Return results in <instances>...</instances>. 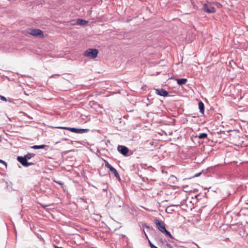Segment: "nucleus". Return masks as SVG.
I'll return each mask as SVG.
<instances>
[{"mask_svg":"<svg viewBox=\"0 0 248 248\" xmlns=\"http://www.w3.org/2000/svg\"><path fill=\"white\" fill-rule=\"evenodd\" d=\"M35 154L33 153H28L24 156H18L17 157V160L24 167H28L29 166L34 165V163L28 162V159H31L34 157Z\"/></svg>","mask_w":248,"mask_h":248,"instance_id":"f257e3e1","label":"nucleus"},{"mask_svg":"<svg viewBox=\"0 0 248 248\" xmlns=\"http://www.w3.org/2000/svg\"><path fill=\"white\" fill-rule=\"evenodd\" d=\"M98 53V51L96 48H89L84 52L83 54L85 57L95 59L96 58Z\"/></svg>","mask_w":248,"mask_h":248,"instance_id":"f03ea898","label":"nucleus"},{"mask_svg":"<svg viewBox=\"0 0 248 248\" xmlns=\"http://www.w3.org/2000/svg\"><path fill=\"white\" fill-rule=\"evenodd\" d=\"M56 128H59V129H67V130H68L72 132H74L75 133H80V134L86 133L89 131V129L77 128H75V127L59 126V127H57Z\"/></svg>","mask_w":248,"mask_h":248,"instance_id":"7ed1b4c3","label":"nucleus"},{"mask_svg":"<svg viewBox=\"0 0 248 248\" xmlns=\"http://www.w3.org/2000/svg\"><path fill=\"white\" fill-rule=\"evenodd\" d=\"M202 9L205 13L209 14H212L216 13L215 8L212 6V3L211 2H207L203 5Z\"/></svg>","mask_w":248,"mask_h":248,"instance_id":"20e7f679","label":"nucleus"},{"mask_svg":"<svg viewBox=\"0 0 248 248\" xmlns=\"http://www.w3.org/2000/svg\"><path fill=\"white\" fill-rule=\"evenodd\" d=\"M27 32L34 36H39L43 37L44 36L43 32L40 29H29L28 30Z\"/></svg>","mask_w":248,"mask_h":248,"instance_id":"39448f33","label":"nucleus"},{"mask_svg":"<svg viewBox=\"0 0 248 248\" xmlns=\"http://www.w3.org/2000/svg\"><path fill=\"white\" fill-rule=\"evenodd\" d=\"M105 167L109 169V170L115 175V177L117 178L119 177L120 178V175L117 172V170L114 168L110 164H109V163L106 161L105 160Z\"/></svg>","mask_w":248,"mask_h":248,"instance_id":"423d86ee","label":"nucleus"},{"mask_svg":"<svg viewBox=\"0 0 248 248\" xmlns=\"http://www.w3.org/2000/svg\"><path fill=\"white\" fill-rule=\"evenodd\" d=\"M155 222L158 229L162 232L166 231V227L164 223L157 219L155 220Z\"/></svg>","mask_w":248,"mask_h":248,"instance_id":"0eeeda50","label":"nucleus"},{"mask_svg":"<svg viewBox=\"0 0 248 248\" xmlns=\"http://www.w3.org/2000/svg\"><path fill=\"white\" fill-rule=\"evenodd\" d=\"M118 151L124 156L128 155L129 149L127 147L123 145H119L117 147Z\"/></svg>","mask_w":248,"mask_h":248,"instance_id":"6e6552de","label":"nucleus"},{"mask_svg":"<svg viewBox=\"0 0 248 248\" xmlns=\"http://www.w3.org/2000/svg\"><path fill=\"white\" fill-rule=\"evenodd\" d=\"M155 93L159 95L164 97L167 96L169 93L166 90H165L162 88L155 89Z\"/></svg>","mask_w":248,"mask_h":248,"instance_id":"1a4fd4ad","label":"nucleus"},{"mask_svg":"<svg viewBox=\"0 0 248 248\" xmlns=\"http://www.w3.org/2000/svg\"><path fill=\"white\" fill-rule=\"evenodd\" d=\"M187 80L186 78H180L177 79V83L179 85H183L186 84Z\"/></svg>","mask_w":248,"mask_h":248,"instance_id":"9d476101","label":"nucleus"},{"mask_svg":"<svg viewBox=\"0 0 248 248\" xmlns=\"http://www.w3.org/2000/svg\"><path fill=\"white\" fill-rule=\"evenodd\" d=\"M199 108L200 112L203 114L204 111V105L202 101L199 103Z\"/></svg>","mask_w":248,"mask_h":248,"instance_id":"9b49d317","label":"nucleus"},{"mask_svg":"<svg viewBox=\"0 0 248 248\" xmlns=\"http://www.w3.org/2000/svg\"><path fill=\"white\" fill-rule=\"evenodd\" d=\"M77 23L79 25H85L87 23V21L82 19H78L77 20Z\"/></svg>","mask_w":248,"mask_h":248,"instance_id":"f8f14e48","label":"nucleus"},{"mask_svg":"<svg viewBox=\"0 0 248 248\" xmlns=\"http://www.w3.org/2000/svg\"><path fill=\"white\" fill-rule=\"evenodd\" d=\"M46 145H33L31 147V148L34 149H44Z\"/></svg>","mask_w":248,"mask_h":248,"instance_id":"ddd939ff","label":"nucleus"},{"mask_svg":"<svg viewBox=\"0 0 248 248\" xmlns=\"http://www.w3.org/2000/svg\"><path fill=\"white\" fill-rule=\"evenodd\" d=\"M175 205H171L167 207L166 209V212L168 213H170L172 211H174V209L172 208L173 206Z\"/></svg>","mask_w":248,"mask_h":248,"instance_id":"4468645a","label":"nucleus"},{"mask_svg":"<svg viewBox=\"0 0 248 248\" xmlns=\"http://www.w3.org/2000/svg\"><path fill=\"white\" fill-rule=\"evenodd\" d=\"M199 139H204L207 138V134L205 133H200L198 136H197Z\"/></svg>","mask_w":248,"mask_h":248,"instance_id":"2eb2a0df","label":"nucleus"},{"mask_svg":"<svg viewBox=\"0 0 248 248\" xmlns=\"http://www.w3.org/2000/svg\"><path fill=\"white\" fill-rule=\"evenodd\" d=\"M54 182L56 183V184H58L59 185H60L61 187L62 188H63V186H64V183L62 182V181H56V180H54Z\"/></svg>","mask_w":248,"mask_h":248,"instance_id":"dca6fc26","label":"nucleus"},{"mask_svg":"<svg viewBox=\"0 0 248 248\" xmlns=\"http://www.w3.org/2000/svg\"><path fill=\"white\" fill-rule=\"evenodd\" d=\"M162 233H165L166 235L169 236L170 238H172V236L170 233V232L169 231H168L166 229V231L163 232Z\"/></svg>","mask_w":248,"mask_h":248,"instance_id":"f3484780","label":"nucleus"},{"mask_svg":"<svg viewBox=\"0 0 248 248\" xmlns=\"http://www.w3.org/2000/svg\"><path fill=\"white\" fill-rule=\"evenodd\" d=\"M0 99L3 101H5V102H6L7 101V99L5 97L1 95L0 94Z\"/></svg>","mask_w":248,"mask_h":248,"instance_id":"a211bd4d","label":"nucleus"},{"mask_svg":"<svg viewBox=\"0 0 248 248\" xmlns=\"http://www.w3.org/2000/svg\"><path fill=\"white\" fill-rule=\"evenodd\" d=\"M0 163L3 164L5 166L6 168L7 167L6 162H5L4 161H3V160L0 159Z\"/></svg>","mask_w":248,"mask_h":248,"instance_id":"6ab92c4d","label":"nucleus"},{"mask_svg":"<svg viewBox=\"0 0 248 248\" xmlns=\"http://www.w3.org/2000/svg\"><path fill=\"white\" fill-rule=\"evenodd\" d=\"M202 174V172H199V173H196L194 176H193V177H199Z\"/></svg>","mask_w":248,"mask_h":248,"instance_id":"aec40b11","label":"nucleus"},{"mask_svg":"<svg viewBox=\"0 0 248 248\" xmlns=\"http://www.w3.org/2000/svg\"><path fill=\"white\" fill-rule=\"evenodd\" d=\"M149 243H150V245L152 248H158L157 247L154 245L150 241H149Z\"/></svg>","mask_w":248,"mask_h":248,"instance_id":"412c9836","label":"nucleus"},{"mask_svg":"<svg viewBox=\"0 0 248 248\" xmlns=\"http://www.w3.org/2000/svg\"><path fill=\"white\" fill-rule=\"evenodd\" d=\"M215 4L218 7H220L221 6V5L218 3V2H215Z\"/></svg>","mask_w":248,"mask_h":248,"instance_id":"4be33fe9","label":"nucleus"},{"mask_svg":"<svg viewBox=\"0 0 248 248\" xmlns=\"http://www.w3.org/2000/svg\"><path fill=\"white\" fill-rule=\"evenodd\" d=\"M41 205L44 209H46V207L48 206L47 205H44V204H41Z\"/></svg>","mask_w":248,"mask_h":248,"instance_id":"5701e85b","label":"nucleus"},{"mask_svg":"<svg viewBox=\"0 0 248 248\" xmlns=\"http://www.w3.org/2000/svg\"><path fill=\"white\" fill-rule=\"evenodd\" d=\"M54 247H55V248H63L62 247H58L56 245H55Z\"/></svg>","mask_w":248,"mask_h":248,"instance_id":"b1692460","label":"nucleus"},{"mask_svg":"<svg viewBox=\"0 0 248 248\" xmlns=\"http://www.w3.org/2000/svg\"><path fill=\"white\" fill-rule=\"evenodd\" d=\"M54 76H60V75H52L51 76V77H53Z\"/></svg>","mask_w":248,"mask_h":248,"instance_id":"393cba45","label":"nucleus"},{"mask_svg":"<svg viewBox=\"0 0 248 248\" xmlns=\"http://www.w3.org/2000/svg\"><path fill=\"white\" fill-rule=\"evenodd\" d=\"M143 231H144L143 230ZM144 232V233H145V235L146 236V237H147V235L146 234V233L145 232Z\"/></svg>","mask_w":248,"mask_h":248,"instance_id":"a878e982","label":"nucleus"},{"mask_svg":"<svg viewBox=\"0 0 248 248\" xmlns=\"http://www.w3.org/2000/svg\"><path fill=\"white\" fill-rule=\"evenodd\" d=\"M63 140H67V139H63Z\"/></svg>","mask_w":248,"mask_h":248,"instance_id":"bb28decb","label":"nucleus"},{"mask_svg":"<svg viewBox=\"0 0 248 248\" xmlns=\"http://www.w3.org/2000/svg\"><path fill=\"white\" fill-rule=\"evenodd\" d=\"M145 226L147 227V228H149V226H147V225H145Z\"/></svg>","mask_w":248,"mask_h":248,"instance_id":"cd10ccee","label":"nucleus"}]
</instances>
